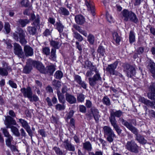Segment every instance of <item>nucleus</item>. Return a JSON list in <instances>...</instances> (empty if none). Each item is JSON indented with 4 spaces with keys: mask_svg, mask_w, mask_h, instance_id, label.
<instances>
[{
    "mask_svg": "<svg viewBox=\"0 0 155 155\" xmlns=\"http://www.w3.org/2000/svg\"><path fill=\"white\" fill-rule=\"evenodd\" d=\"M149 89L150 92L147 94L148 98L151 100L155 101V83L151 84L149 87ZM139 101L148 107L155 109V101H151L141 97H139Z\"/></svg>",
    "mask_w": 155,
    "mask_h": 155,
    "instance_id": "1",
    "label": "nucleus"
},
{
    "mask_svg": "<svg viewBox=\"0 0 155 155\" xmlns=\"http://www.w3.org/2000/svg\"><path fill=\"white\" fill-rule=\"evenodd\" d=\"M121 17L125 21H130L135 23L138 22V20L136 14L133 12L124 9L121 12Z\"/></svg>",
    "mask_w": 155,
    "mask_h": 155,
    "instance_id": "2",
    "label": "nucleus"
},
{
    "mask_svg": "<svg viewBox=\"0 0 155 155\" xmlns=\"http://www.w3.org/2000/svg\"><path fill=\"white\" fill-rule=\"evenodd\" d=\"M12 37L16 41H19L22 45H25L27 43L25 31L21 28H19L18 31L13 33Z\"/></svg>",
    "mask_w": 155,
    "mask_h": 155,
    "instance_id": "3",
    "label": "nucleus"
},
{
    "mask_svg": "<svg viewBox=\"0 0 155 155\" xmlns=\"http://www.w3.org/2000/svg\"><path fill=\"white\" fill-rule=\"evenodd\" d=\"M94 71L95 74L92 77H90L88 78L89 85L93 87H95L97 82L102 80V78L97 69L95 68Z\"/></svg>",
    "mask_w": 155,
    "mask_h": 155,
    "instance_id": "4",
    "label": "nucleus"
},
{
    "mask_svg": "<svg viewBox=\"0 0 155 155\" xmlns=\"http://www.w3.org/2000/svg\"><path fill=\"white\" fill-rule=\"evenodd\" d=\"M119 123L125 126L136 136L138 134V130L135 127L133 126L132 124L129 123L123 118H120L119 120Z\"/></svg>",
    "mask_w": 155,
    "mask_h": 155,
    "instance_id": "5",
    "label": "nucleus"
},
{
    "mask_svg": "<svg viewBox=\"0 0 155 155\" xmlns=\"http://www.w3.org/2000/svg\"><path fill=\"white\" fill-rule=\"evenodd\" d=\"M125 147L129 151L135 153L138 152V147L135 142L133 140L128 141Z\"/></svg>",
    "mask_w": 155,
    "mask_h": 155,
    "instance_id": "6",
    "label": "nucleus"
},
{
    "mask_svg": "<svg viewBox=\"0 0 155 155\" xmlns=\"http://www.w3.org/2000/svg\"><path fill=\"white\" fill-rule=\"evenodd\" d=\"M124 71L127 74V76L131 77L135 74V69L134 67L128 64H125L124 66Z\"/></svg>",
    "mask_w": 155,
    "mask_h": 155,
    "instance_id": "7",
    "label": "nucleus"
},
{
    "mask_svg": "<svg viewBox=\"0 0 155 155\" xmlns=\"http://www.w3.org/2000/svg\"><path fill=\"white\" fill-rule=\"evenodd\" d=\"M29 62L30 63L32 64V66L35 67L41 73L46 74V70L45 68V66L41 63L34 61L30 59H29Z\"/></svg>",
    "mask_w": 155,
    "mask_h": 155,
    "instance_id": "8",
    "label": "nucleus"
},
{
    "mask_svg": "<svg viewBox=\"0 0 155 155\" xmlns=\"http://www.w3.org/2000/svg\"><path fill=\"white\" fill-rule=\"evenodd\" d=\"M14 53L21 58H24L25 56L21 47L18 44L15 43L14 45Z\"/></svg>",
    "mask_w": 155,
    "mask_h": 155,
    "instance_id": "9",
    "label": "nucleus"
},
{
    "mask_svg": "<svg viewBox=\"0 0 155 155\" xmlns=\"http://www.w3.org/2000/svg\"><path fill=\"white\" fill-rule=\"evenodd\" d=\"M21 91L25 97H28L30 101L32 102V92L31 88L30 87H28L26 88H21Z\"/></svg>",
    "mask_w": 155,
    "mask_h": 155,
    "instance_id": "10",
    "label": "nucleus"
},
{
    "mask_svg": "<svg viewBox=\"0 0 155 155\" xmlns=\"http://www.w3.org/2000/svg\"><path fill=\"white\" fill-rule=\"evenodd\" d=\"M118 62L116 61L113 64L108 65L106 68V71L109 72L110 74L114 75L115 74V69L117 68Z\"/></svg>",
    "mask_w": 155,
    "mask_h": 155,
    "instance_id": "11",
    "label": "nucleus"
},
{
    "mask_svg": "<svg viewBox=\"0 0 155 155\" xmlns=\"http://www.w3.org/2000/svg\"><path fill=\"white\" fill-rule=\"evenodd\" d=\"M63 144L66 150L72 151H75V148L74 146L71 144L68 139L65 140L63 142Z\"/></svg>",
    "mask_w": 155,
    "mask_h": 155,
    "instance_id": "12",
    "label": "nucleus"
},
{
    "mask_svg": "<svg viewBox=\"0 0 155 155\" xmlns=\"http://www.w3.org/2000/svg\"><path fill=\"white\" fill-rule=\"evenodd\" d=\"M40 16L37 14L35 15L34 14H32L31 15V18L30 19L31 21H33V24L36 27H40Z\"/></svg>",
    "mask_w": 155,
    "mask_h": 155,
    "instance_id": "13",
    "label": "nucleus"
},
{
    "mask_svg": "<svg viewBox=\"0 0 155 155\" xmlns=\"http://www.w3.org/2000/svg\"><path fill=\"white\" fill-rule=\"evenodd\" d=\"M5 123L6 125L7 128H10L12 127V125H16V124L15 120L10 116H8L6 117Z\"/></svg>",
    "mask_w": 155,
    "mask_h": 155,
    "instance_id": "14",
    "label": "nucleus"
},
{
    "mask_svg": "<svg viewBox=\"0 0 155 155\" xmlns=\"http://www.w3.org/2000/svg\"><path fill=\"white\" fill-rule=\"evenodd\" d=\"M74 81L77 82L84 89H86L87 88V84L84 81L82 80V79L80 76L78 75H75L74 76Z\"/></svg>",
    "mask_w": 155,
    "mask_h": 155,
    "instance_id": "15",
    "label": "nucleus"
},
{
    "mask_svg": "<svg viewBox=\"0 0 155 155\" xmlns=\"http://www.w3.org/2000/svg\"><path fill=\"white\" fill-rule=\"evenodd\" d=\"M91 111L96 122L97 123L100 117L98 110L95 107H93L91 108Z\"/></svg>",
    "mask_w": 155,
    "mask_h": 155,
    "instance_id": "16",
    "label": "nucleus"
},
{
    "mask_svg": "<svg viewBox=\"0 0 155 155\" xmlns=\"http://www.w3.org/2000/svg\"><path fill=\"white\" fill-rule=\"evenodd\" d=\"M24 50L25 52V56L26 57L31 56L33 55V50L29 45H25Z\"/></svg>",
    "mask_w": 155,
    "mask_h": 155,
    "instance_id": "17",
    "label": "nucleus"
},
{
    "mask_svg": "<svg viewBox=\"0 0 155 155\" xmlns=\"http://www.w3.org/2000/svg\"><path fill=\"white\" fill-rule=\"evenodd\" d=\"M110 122L117 134L119 135H120L121 133L122 130L120 129V127L117 124V120H115L114 119H113L112 118L111 121Z\"/></svg>",
    "mask_w": 155,
    "mask_h": 155,
    "instance_id": "18",
    "label": "nucleus"
},
{
    "mask_svg": "<svg viewBox=\"0 0 155 155\" xmlns=\"http://www.w3.org/2000/svg\"><path fill=\"white\" fill-rule=\"evenodd\" d=\"M65 97L66 101L70 104H73L76 102V98L75 97L68 93L65 94Z\"/></svg>",
    "mask_w": 155,
    "mask_h": 155,
    "instance_id": "19",
    "label": "nucleus"
},
{
    "mask_svg": "<svg viewBox=\"0 0 155 155\" xmlns=\"http://www.w3.org/2000/svg\"><path fill=\"white\" fill-rule=\"evenodd\" d=\"M123 112L120 110H117L113 113H111L110 114V116L109 117V120L110 122H111L112 118L114 119L115 120H116L115 117H120L122 115Z\"/></svg>",
    "mask_w": 155,
    "mask_h": 155,
    "instance_id": "20",
    "label": "nucleus"
},
{
    "mask_svg": "<svg viewBox=\"0 0 155 155\" xmlns=\"http://www.w3.org/2000/svg\"><path fill=\"white\" fill-rule=\"evenodd\" d=\"M85 4L87 7V10L90 11L93 15H94V5L92 4V2L90 0L88 2L86 0L85 1Z\"/></svg>",
    "mask_w": 155,
    "mask_h": 155,
    "instance_id": "21",
    "label": "nucleus"
},
{
    "mask_svg": "<svg viewBox=\"0 0 155 155\" xmlns=\"http://www.w3.org/2000/svg\"><path fill=\"white\" fill-rule=\"evenodd\" d=\"M104 135H114V133L111 128L109 126H104L103 127Z\"/></svg>",
    "mask_w": 155,
    "mask_h": 155,
    "instance_id": "22",
    "label": "nucleus"
},
{
    "mask_svg": "<svg viewBox=\"0 0 155 155\" xmlns=\"http://www.w3.org/2000/svg\"><path fill=\"white\" fill-rule=\"evenodd\" d=\"M75 19L76 22L78 24L81 25L85 21L84 17L81 15H76L75 17Z\"/></svg>",
    "mask_w": 155,
    "mask_h": 155,
    "instance_id": "23",
    "label": "nucleus"
},
{
    "mask_svg": "<svg viewBox=\"0 0 155 155\" xmlns=\"http://www.w3.org/2000/svg\"><path fill=\"white\" fill-rule=\"evenodd\" d=\"M32 64L30 63L29 59L28 60L26 65L25 66L23 69V72L25 74L29 73L32 70Z\"/></svg>",
    "mask_w": 155,
    "mask_h": 155,
    "instance_id": "24",
    "label": "nucleus"
},
{
    "mask_svg": "<svg viewBox=\"0 0 155 155\" xmlns=\"http://www.w3.org/2000/svg\"><path fill=\"white\" fill-rule=\"evenodd\" d=\"M83 149L89 152H91L92 148L91 144L89 141H86L83 143Z\"/></svg>",
    "mask_w": 155,
    "mask_h": 155,
    "instance_id": "25",
    "label": "nucleus"
},
{
    "mask_svg": "<svg viewBox=\"0 0 155 155\" xmlns=\"http://www.w3.org/2000/svg\"><path fill=\"white\" fill-rule=\"evenodd\" d=\"M58 12L61 15L65 16H68L70 14L68 10L66 8L62 7H60L59 8Z\"/></svg>",
    "mask_w": 155,
    "mask_h": 155,
    "instance_id": "26",
    "label": "nucleus"
},
{
    "mask_svg": "<svg viewBox=\"0 0 155 155\" xmlns=\"http://www.w3.org/2000/svg\"><path fill=\"white\" fill-rule=\"evenodd\" d=\"M135 139L140 143L142 144H145L147 143V140L140 134H138L136 136Z\"/></svg>",
    "mask_w": 155,
    "mask_h": 155,
    "instance_id": "27",
    "label": "nucleus"
},
{
    "mask_svg": "<svg viewBox=\"0 0 155 155\" xmlns=\"http://www.w3.org/2000/svg\"><path fill=\"white\" fill-rule=\"evenodd\" d=\"M55 26L56 27V28L59 31L60 34L63 32L64 26L60 21H59L58 22H57L56 23Z\"/></svg>",
    "mask_w": 155,
    "mask_h": 155,
    "instance_id": "28",
    "label": "nucleus"
},
{
    "mask_svg": "<svg viewBox=\"0 0 155 155\" xmlns=\"http://www.w3.org/2000/svg\"><path fill=\"white\" fill-rule=\"evenodd\" d=\"M59 43L58 41L53 40L50 41L51 46L53 47L52 48H55V50L58 49L60 48L61 45Z\"/></svg>",
    "mask_w": 155,
    "mask_h": 155,
    "instance_id": "29",
    "label": "nucleus"
},
{
    "mask_svg": "<svg viewBox=\"0 0 155 155\" xmlns=\"http://www.w3.org/2000/svg\"><path fill=\"white\" fill-rule=\"evenodd\" d=\"M86 67H87L88 69L93 70L94 71L95 68H97L95 66L93 65L91 61H87L85 62V65L84 67L86 68Z\"/></svg>",
    "mask_w": 155,
    "mask_h": 155,
    "instance_id": "30",
    "label": "nucleus"
},
{
    "mask_svg": "<svg viewBox=\"0 0 155 155\" xmlns=\"http://www.w3.org/2000/svg\"><path fill=\"white\" fill-rule=\"evenodd\" d=\"M27 30L30 35H35L37 33L36 28L34 27L28 26Z\"/></svg>",
    "mask_w": 155,
    "mask_h": 155,
    "instance_id": "31",
    "label": "nucleus"
},
{
    "mask_svg": "<svg viewBox=\"0 0 155 155\" xmlns=\"http://www.w3.org/2000/svg\"><path fill=\"white\" fill-rule=\"evenodd\" d=\"M17 22L22 27H24L30 22V21L28 19H20Z\"/></svg>",
    "mask_w": 155,
    "mask_h": 155,
    "instance_id": "32",
    "label": "nucleus"
},
{
    "mask_svg": "<svg viewBox=\"0 0 155 155\" xmlns=\"http://www.w3.org/2000/svg\"><path fill=\"white\" fill-rule=\"evenodd\" d=\"M53 150H54L57 155H65L64 151L61 150L59 147L55 146L53 147Z\"/></svg>",
    "mask_w": 155,
    "mask_h": 155,
    "instance_id": "33",
    "label": "nucleus"
},
{
    "mask_svg": "<svg viewBox=\"0 0 155 155\" xmlns=\"http://www.w3.org/2000/svg\"><path fill=\"white\" fill-rule=\"evenodd\" d=\"M56 50L55 48H51L49 58L51 60L55 61L56 59Z\"/></svg>",
    "mask_w": 155,
    "mask_h": 155,
    "instance_id": "34",
    "label": "nucleus"
},
{
    "mask_svg": "<svg viewBox=\"0 0 155 155\" xmlns=\"http://www.w3.org/2000/svg\"><path fill=\"white\" fill-rule=\"evenodd\" d=\"M73 32V36L74 38L78 40V41H81L83 40V38L79 34L72 29Z\"/></svg>",
    "mask_w": 155,
    "mask_h": 155,
    "instance_id": "35",
    "label": "nucleus"
},
{
    "mask_svg": "<svg viewBox=\"0 0 155 155\" xmlns=\"http://www.w3.org/2000/svg\"><path fill=\"white\" fill-rule=\"evenodd\" d=\"M73 27L74 28L78 31L81 34H82L85 37L87 36V33L86 32L82 29L79 26L77 25H74Z\"/></svg>",
    "mask_w": 155,
    "mask_h": 155,
    "instance_id": "36",
    "label": "nucleus"
},
{
    "mask_svg": "<svg viewBox=\"0 0 155 155\" xmlns=\"http://www.w3.org/2000/svg\"><path fill=\"white\" fill-rule=\"evenodd\" d=\"M57 93L59 102L62 104H64L65 102L64 95L61 93L59 91H57Z\"/></svg>",
    "mask_w": 155,
    "mask_h": 155,
    "instance_id": "37",
    "label": "nucleus"
},
{
    "mask_svg": "<svg viewBox=\"0 0 155 155\" xmlns=\"http://www.w3.org/2000/svg\"><path fill=\"white\" fill-rule=\"evenodd\" d=\"M46 68H47V70H46V74L48 73L50 75L52 74L55 70V67L53 65L48 66Z\"/></svg>",
    "mask_w": 155,
    "mask_h": 155,
    "instance_id": "38",
    "label": "nucleus"
},
{
    "mask_svg": "<svg viewBox=\"0 0 155 155\" xmlns=\"http://www.w3.org/2000/svg\"><path fill=\"white\" fill-rule=\"evenodd\" d=\"M149 69L151 72L154 73L155 72V63L151 60L149 61L148 65Z\"/></svg>",
    "mask_w": 155,
    "mask_h": 155,
    "instance_id": "39",
    "label": "nucleus"
},
{
    "mask_svg": "<svg viewBox=\"0 0 155 155\" xmlns=\"http://www.w3.org/2000/svg\"><path fill=\"white\" fill-rule=\"evenodd\" d=\"M113 39L117 44H118L120 41L121 38L120 36L118 35L117 33L114 32L113 33Z\"/></svg>",
    "mask_w": 155,
    "mask_h": 155,
    "instance_id": "40",
    "label": "nucleus"
},
{
    "mask_svg": "<svg viewBox=\"0 0 155 155\" xmlns=\"http://www.w3.org/2000/svg\"><path fill=\"white\" fill-rule=\"evenodd\" d=\"M18 120V122L21 124V126L25 129L29 126L28 123L25 120L22 119H19Z\"/></svg>",
    "mask_w": 155,
    "mask_h": 155,
    "instance_id": "41",
    "label": "nucleus"
},
{
    "mask_svg": "<svg viewBox=\"0 0 155 155\" xmlns=\"http://www.w3.org/2000/svg\"><path fill=\"white\" fill-rule=\"evenodd\" d=\"M102 102L104 104L107 106H109L111 104L110 100L107 96L104 97L102 99Z\"/></svg>",
    "mask_w": 155,
    "mask_h": 155,
    "instance_id": "42",
    "label": "nucleus"
},
{
    "mask_svg": "<svg viewBox=\"0 0 155 155\" xmlns=\"http://www.w3.org/2000/svg\"><path fill=\"white\" fill-rule=\"evenodd\" d=\"M10 128L11 129L12 132L16 136L19 137L20 136V134L18 130L16 127L12 126Z\"/></svg>",
    "mask_w": 155,
    "mask_h": 155,
    "instance_id": "43",
    "label": "nucleus"
},
{
    "mask_svg": "<svg viewBox=\"0 0 155 155\" xmlns=\"http://www.w3.org/2000/svg\"><path fill=\"white\" fill-rule=\"evenodd\" d=\"M129 42L130 43H132L135 41V35L134 32L131 31L129 35Z\"/></svg>",
    "mask_w": 155,
    "mask_h": 155,
    "instance_id": "44",
    "label": "nucleus"
},
{
    "mask_svg": "<svg viewBox=\"0 0 155 155\" xmlns=\"http://www.w3.org/2000/svg\"><path fill=\"white\" fill-rule=\"evenodd\" d=\"M8 70L6 68L0 67V75L2 76H7L8 74Z\"/></svg>",
    "mask_w": 155,
    "mask_h": 155,
    "instance_id": "45",
    "label": "nucleus"
},
{
    "mask_svg": "<svg viewBox=\"0 0 155 155\" xmlns=\"http://www.w3.org/2000/svg\"><path fill=\"white\" fill-rule=\"evenodd\" d=\"M97 51L98 53L102 56H104L105 54V49L102 46H100L98 47Z\"/></svg>",
    "mask_w": 155,
    "mask_h": 155,
    "instance_id": "46",
    "label": "nucleus"
},
{
    "mask_svg": "<svg viewBox=\"0 0 155 155\" xmlns=\"http://www.w3.org/2000/svg\"><path fill=\"white\" fill-rule=\"evenodd\" d=\"M52 84L55 88L57 90L59 89L61 86V82L55 80L53 81Z\"/></svg>",
    "mask_w": 155,
    "mask_h": 155,
    "instance_id": "47",
    "label": "nucleus"
},
{
    "mask_svg": "<svg viewBox=\"0 0 155 155\" xmlns=\"http://www.w3.org/2000/svg\"><path fill=\"white\" fill-rule=\"evenodd\" d=\"M55 78L58 79H60L63 76V73L61 71H57L54 75Z\"/></svg>",
    "mask_w": 155,
    "mask_h": 155,
    "instance_id": "48",
    "label": "nucleus"
},
{
    "mask_svg": "<svg viewBox=\"0 0 155 155\" xmlns=\"http://www.w3.org/2000/svg\"><path fill=\"white\" fill-rule=\"evenodd\" d=\"M84 95L82 93L79 94L77 95V100L78 102H83L84 100Z\"/></svg>",
    "mask_w": 155,
    "mask_h": 155,
    "instance_id": "49",
    "label": "nucleus"
},
{
    "mask_svg": "<svg viewBox=\"0 0 155 155\" xmlns=\"http://www.w3.org/2000/svg\"><path fill=\"white\" fill-rule=\"evenodd\" d=\"M87 40L91 44H94V37L91 34H89L87 37Z\"/></svg>",
    "mask_w": 155,
    "mask_h": 155,
    "instance_id": "50",
    "label": "nucleus"
},
{
    "mask_svg": "<svg viewBox=\"0 0 155 155\" xmlns=\"http://www.w3.org/2000/svg\"><path fill=\"white\" fill-rule=\"evenodd\" d=\"M65 106L64 104L62 105L60 104H58L55 106V109L58 110H62L65 109Z\"/></svg>",
    "mask_w": 155,
    "mask_h": 155,
    "instance_id": "51",
    "label": "nucleus"
},
{
    "mask_svg": "<svg viewBox=\"0 0 155 155\" xmlns=\"http://www.w3.org/2000/svg\"><path fill=\"white\" fill-rule=\"evenodd\" d=\"M4 28L7 34L9 33L10 31V25L9 23L8 22H5L4 25Z\"/></svg>",
    "mask_w": 155,
    "mask_h": 155,
    "instance_id": "52",
    "label": "nucleus"
},
{
    "mask_svg": "<svg viewBox=\"0 0 155 155\" xmlns=\"http://www.w3.org/2000/svg\"><path fill=\"white\" fill-rule=\"evenodd\" d=\"M42 52L43 54L46 55H49L50 54V49L48 47H45L43 48Z\"/></svg>",
    "mask_w": 155,
    "mask_h": 155,
    "instance_id": "53",
    "label": "nucleus"
},
{
    "mask_svg": "<svg viewBox=\"0 0 155 155\" xmlns=\"http://www.w3.org/2000/svg\"><path fill=\"white\" fill-rule=\"evenodd\" d=\"M74 111L73 110H71L66 115V120H68L71 118L73 116Z\"/></svg>",
    "mask_w": 155,
    "mask_h": 155,
    "instance_id": "54",
    "label": "nucleus"
},
{
    "mask_svg": "<svg viewBox=\"0 0 155 155\" xmlns=\"http://www.w3.org/2000/svg\"><path fill=\"white\" fill-rule=\"evenodd\" d=\"M21 4L23 6L25 7H28L29 6V3L27 0H22L21 2Z\"/></svg>",
    "mask_w": 155,
    "mask_h": 155,
    "instance_id": "55",
    "label": "nucleus"
},
{
    "mask_svg": "<svg viewBox=\"0 0 155 155\" xmlns=\"http://www.w3.org/2000/svg\"><path fill=\"white\" fill-rule=\"evenodd\" d=\"M88 155H103V152L101 150L96 151L95 153L93 152H89Z\"/></svg>",
    "mask_w": 155,
    "mask_h": 155,
    "instance_id": "56",
    "label": "nucleus"
},
{
    "mask_svg": "<svg viewBox=\"0 0 155 155\" xmlns=\"http://www.w3.org/2000/svg\"><path fill=\"white\" fill-rule=\"evenodd\" d=\"M7 137V138L6 140V144L8 146L11 144V142L13 140V138L11 136H9Z\"/></svg>",
    "mask_w": 155,
    "mask_h": 155,
    "instance_id": "57",
    "label": "nucleus"
},
{
    "mask_svg": "<svg viewBox=\"0 0 155 155\" xmlns=\"http://www.w3.org/2000/svg\"><path fill=\"white\" fill-rule=\"evenodd\" d=\"M106 17L107 21L109 22H113V20L112 17L109 14L108 12H107L106 14Z\"/></svg>",
    "mask_w": 155,
    "mask_h": 155,
    "instance_id": "58",
    "label": "nucleus"
},
{
    "mask_svg": "<svg viewBox=\"0 0 155 155\" xmlns=\"http://www.w3.org/2000/svg\"><path fill=\"white\" fill-rule=\"evenodd\" d=\"M107 136V140L110 143L112 142L113 141V138L116 137V136L115 134H114V136L113 135H109Z\"/></svg>",
    "mask_w": 155,
    "mask_h": 155,
    "instance_id": "59",
    "label": "nucleus"
},
{
    "mask_svg": "<svg viewBox=\"0 0 155 155\" xmlns=\"http://www.w3.org/2000/svg\"><path fill=\"white\" fill-rule=\"evenodd\" d=\"M25 129L26 130V131L28 133V135L31 137V139H32L33 134L32 130L31 129L30 126H28Z\"/></svg>",
    "mask_w": 155,
    "mask_h": 155,
    "instance_id": "60",
    "label": "nucleus"
},
{
    "mask_svg": "<svg viewBox=\"0 0 155 155\" xmlns=\"http://www.w3.org/2000/svg\"><path fill=\"white\" fill-rule=\"evenodd\" d=\"M3 67L4 68H6L8 70H10V71H12V69L10 66H8V64L6 62L3 61L2 62Z\"/></svg>",
    "mask_w": 155,
    "mask_h": 155,
    "instance_id": "61",
    "label": "nucleus"
},
{
    "mask_svg": "<svg viewBox=\"0 0 155 155\" xmlns=\"http://www.w3.org/2000/svg\"><path fill=\"white\" fill-rule=\"evenodd\" d=\"M79 110L82 113H85L86 111V107L84 105H81L79 106Z\"/></svg>",
    "mask_w": 155,
    "mask_h": 155,
    "instance_id": "62",
    "label": "nucleus"
},
{
    "mask_svg": "<svg viewBox=\"0 0 155 155\" xmlns=\"http://www.w3.org/2000/svg\"><path fill=\"white\" fill-rule=\"evenodd\" d=\"M9 85L12 88H16L17 87L16 84L13 81L11 80H9L8 81Z\"/></svg>",
    "mask_w": 155,
    "mask_h": 155,
    "instance_id": "63",
    "label": "nucleus"
},
{
    "mask_svg": "<svg viewBox=\"0 0 155 155\" xmlns=\"http://www.w3.org/2000/svg\"><path fill=\"white\" fill-rule=\"evenodd\" d=\"M93 71H94L91 70H88L86 73V76L87 77H91L94 74Z\"/></svg>",
    "mask_w": 155,
    "mask_h": 155,
    "instance_id": "64",
    "label": "nucleus"
}]
</instances>
